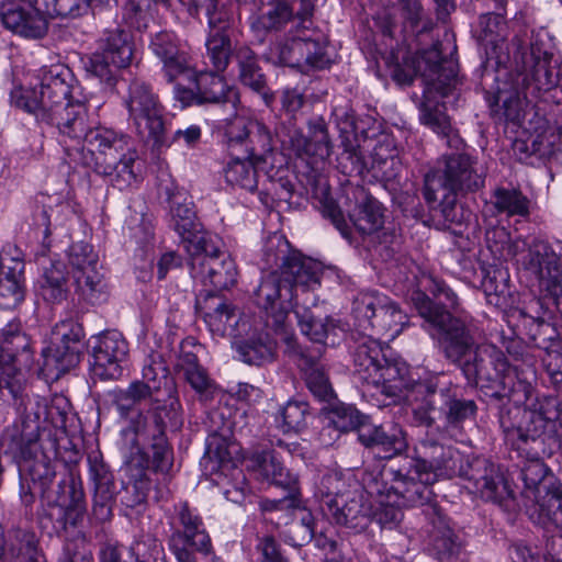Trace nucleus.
I'll return each instance as SVG.
<instances>
[{
  "label": "nucleus",
  "mask_w": 562,
  "mask_h": 562,
  "mask_svg": "<svg viewBox=\"0 0 562 562\" xmlns=\"http://www.w3.org/2000/svg\"><path fill=\"white\" fill-rule=\"evenodd\" d=\"M428 291L440 302L423 293L414 301L445 359L460 368L469 385L497 401H509L517 383L505 353L495 345L475 342L469 316L459 310L457 294L443 281L429 279Z\"/></svg>",
  "instance_id": "1"
},
{
  "label": "nucleus",
  "mask_w": 562,
  "mask_h": 562,
  "mask_svg": "<svg viewBox=\"0 0 562 562\" xmlns=\"http://www.w3.org/2000/svg\"><path fill=\"white\" fill-rule=\"evenodd\" d=\"M426 438L420 442L416 458L401 457L397 463L385 469L382 475L391 477L392 488L409 504H427L432 501L430 485L439 477L460 475L474 483L480 496L503 505L514 497L498 467L485 458L475 457L464 467L462 457L447 441L460 432V424H427Z\"/></svg>",
  "instance_id": "2"
},
{
  "label": "nucleus",
  "mask_w": 562,
  "mask_h": 562,
  "mask_svg": "<svg viewBox=\"0 0 562 562\" xmlns=\"http://www.w3.org/2000/svg\"><path fill=\"white\" fill-rule=\"evenodd\" d=\"M263 260L273 270L261 278L252 299L266 313V326L282 336L284 341L288 336L296 344L288 324L289 314L293 311L301 333L324 348L328 334L335 329L333 319L321 318L305 304L294 303L299 288L311 296L305 288L319 283L318 262L293 249L281 234H273L267 239Z\"/></svg>",
  "instance_id": "3"
},
{
  "label": "nucleus",
  "mask_w": 562,
  "mask_h": 562,
  "mask_svg": "<svg viewBox=\"0 0 562 562\" xmlns=\"http://www.w3.org/2000/svg\"><path fill=\"white\" fill-rule=\"evenodd\" d=\"M36 120L58 131L60 143H75L72 149L65 147L68 157L76 160L82 142L93 160V170L109 178L113 187L123 190L137 179L135 165L137 150L127 135L105 127L91 128L88 124V109L81 101H70L48 112H38Z\"/></svg>",
  "instance_id": "4"
},
{
  "label": "nucleus",
  "mask_w": 562,
  "mask_h": 562,
  "mask_svg": "<svg viewBox=\"0 0 562 562\" xmlns=\"http://www.w3.org/2000/svg\"><path fill=\"white\" fill-rule=\"evenodd\" d=\"M352 339L353 373L359 381L389 397H400L406 391V412L411 411L416 422H435L438 418L432 401L439 387L438 375L414 381L409 385L406 367L390 361L378 339L360 333L353 335Z\"/></svg>",
  "instance_id": "5"
},
{
  "label": "nucleus",
  "mask_w": 562,
  "mask_h": 562,
  "mask_svg": "<svg viewBox=\"0 0 562 562\" xmlns=\"http://www.w3.org/2000/svg\"><path fill=\"white\" fill-rule=\"evenodd\" d=\"M439 46L436 43L415 57L404 59V65L396 64L392 78L400 85H411L416 76L422 77L420 122L446 137L448 146L458 147L461 140L452 131L449 117L439 109V100L452 95L457 89L458 64L452 58H442Z\"/></svg>",
  "instance_id": "6"
},
{
  "label": "nucleus",
  "mask_w": 562,
  "mask_h": 562,
  "mask_svg": "<svg viewBox=\"0 0 562 562\" xmlns=\"http://www.w3.org/2000/svg\"><path fill=\"white\" fill-rule=\"evenodd\" d=\"M12 449L21 454L19 470L43 497L53 499L50 485L56 471L54 460L76 448L66 424H12L4 432Z\"/></svg>",
  "instance_id": "7"
},
{
  "label": "nucleus",
  "mask_w": 562,
  "mask_h": 562,
  "mask_svg": "<svg viewBox=\"0 0 562 562\" xmlns=\"http://www.w3.org/2000/svg\"><path fill=\"white\" fill-rule=\"evenodd\" d=\"M519 473L526 515L536 525L562 530V487L558 479L538 457L527 458Z\"/></svg>",
  "instance_id": "8"
},
{
  "label": "nucleus",
  "mask_w": 562,
  "mask_h": 562,
  "mask_svg": "<svg viewBox=\"0 0 562 562\" xmlns=\"http://www.w3.org/2000/svg\"><path fill=\"white\" fill-rule=\"evenodd\" d=\"M485 170L476 158L464 153L445 155L440 167L425 176L423 195L431 205L439 201L440 191L457 194L479 191L485 186Z\"/></svg>",
  "instance_id": "9"
},
{
  "label": "nucleus",
  "mask_w": 562,
  "mask_h": 562,
  "mask_svg": "<svg viewBox=\"0 0 562 562\" xmlns=\"http://www.w3.org/2000/svg\"><path fill=\"white\" fill-rule=\"evenodd\" d=\"M38 90L14 88L10 93L11 104L32 113L48 112L71 101L74 75L63 64L44 66L38 71Z\"/></svg>",
  "instance_id": "10"
},
{
  "label": "nucleus",
  "mask_w": 562,
  "mask_h": 562,
  "mask_svg": "<svg viewBox=\"0 0 562 562\" xmlns=\"http://www.w3.org/2000/svg\"><path fill=\"white\" fill-rule=\"evenodd\" d=\"M33 363L30 337L22 330L19 321L8 323L0 331V398L5 390L14 395L24 389L26 374Z\"/></svg>",
  "instance_id": "11"
},
{
  "label": "nucleus",
  "mask_w": 562,
  "mask_h": 562,
  "mask_svg": "<svg viewBox=\"0 0 562 562\" xmlns=\"http://www.w3.org/2000/svg\"><path fill=\"white\" fill-rule=\"evenodd\" d=\"M125 104L130 120L143 140L151 143L153 149L158 151L170 145L162 119V105L146 82H131Z\"/></svg>",
  "instance_id": "12"
},
{
  "label": "nucleus",
  "mask_w": 562,
  "mask_h": 562,
  "mask_svg": "<svg viewBox=\"0 0 562 562\" xmlns=\"http://www.w3.org/2000/svg\"><path fill=\"white\" fill-rule=\"evenodd\" d=\"M526 43L525 32L514 33L505 58H509L507 63L517 72V92L526 100H533L542 92L552 90L558 85L559 75L551 65L552 59H527V52L524 50Z\"/></svg>",
  "instance_id": "13"
},
{
  "label": "nucleus",
  "mask_w": 562,
  "mask_h": 562,
  "mask_svg": "<svg viewBox=\"0 0 562 562\" xmlns=\"http://www.w3.org/2000/svg\"><path fill=\"white\" fill-rule=\"evenodd\" d=\"M215 428L210 429L206 439V452L202 458L201 465L206 474H218L225 479L231 476L228 487L231 490H241L246 495L250 492L246 483L245 475L237 468L234 457L239 451V446L234 438L233 424H215Z\"/></svg>",
  "instance_id": "14"
},
{
  "label": "nucleus",
  "mask_w": 562,
  "mask_h": 562,
  "mask_svg": "<svg viewBox=\"0 0 562 562\" xmlns=\"http://www.w3.org/2000/svg\"><path fill=\"white\" fill-rule=\"evenodd\" d=\"M227 121L225 135L231 155L243 154L257 162L262 170L277 162L272 146V135L268 127L258 121H247L237 116L224 119Z\"/></svg>",
  "instance_id": "15"
},
{
  "label": "nucleus",
  "mask_w": 562,
  "mask_h": 562,
  "mask_svg": "<svg viewBox=\"0 0 562 562\" xmlns=\"http://www.w3.org/2000/svg\"><path fill=\"white\" fill-rule=\"evenodd\" d=\"M164 424H131L122 430L126 445L139 454L137 464L167 474L172 467V451L168 446Z\"/></svg>",
  "instance_id": "16"
},
{
  "label": "nucleus",
  "mask_w": 562,
  "mask_h": 562,
  "mask_svg": "<svg viewBox=\"0 0 562 562\" xmlns=\"http://www.w3.org/2000/svg\"><path fill=\"white\" fill-rule=\"evenodd\" d=\"M524 269L537 281L559 307L562 299V244L555 247L546 240L535 239L522 260Z\"/></svg>",
  "instance_id": "17"
},
{
  "label": "nucleus",
  "mask_w": 562,
  "mask_h": 562,
  "mask_svg": "<svg viewBox=\"0 0 562 562\" xmlns=\"http://www.w3.org/2000/svg\"><path fill=\"white\" fill-rule=\"evenodd\" d=\"M198 245L196 251H187L193 277L209 281L216 290L228 289L236 282V267L229 255L222 250V241L212 235Z\"/></svg>",
  "instance_id": "18"
},
{
  "label": "nucleus",
  "mask_w": 562,
  "mask_h": 562,
  "mask_svg": "<svg viewBox=\"0 0 562 562\" xmlns=\"http://www.w3.org/2000/svg\"><path fill=\"white\" fill-rule=\"evenodd\" d=\"M176 510L169 547L178 562H198L196 553L207 554L211 551V539L201 518L190 510L188 504H180Z\"/></svg>",
  "instance_id": "19"
},
{
  "label": "nucleus",
  "mask_w": 562,
  "mask_h": 562,
  "mask_svg": "<svg viewBox=\"0 0 562 562\" xmlns=\"http://www.w3.org/2000/svg\"><path fill=\"white\" fill-rule=\"evenodd\" d=\"M48 14L42 1L3 0L0 19L5 29L25 38L38 40L48 31Z\"/></svg>",
  "instance_id": "20"
},
{
  "label": "nucleus",
  "mask_w": 562,
  "mask_h": 562,
  "mask_svg": "<svg viewBox=\"0 0 562 562\" xmlns=\"http://www.w3.org/2000/svg\"><path fill=\"white\" fill-rule=\"evenodd\" d=\"M142 376V381L154 390L157 402L151 416L168 418L170 422L176 420L181 408L177 396V385L159 355H151L148 358L143 368Z\"/></svg>",
  "instance_id": "21"
},
{
  "label": "nucleus",
  "mask_w": 562,
  "mask_h": 562,
  "mask_svg": "<svg viewBox=\"0 0 562 562\" xmlns=\"http://www.w3.org/2000/svg\"><path fill=\"white\" fill-rule=\"evenodd\" d=\"M356 205L348 211L352 227L362 236L380 245H391L396 238L393 227L384 226L382 204L363 190L358 191Z\"/></svg>",
  "instance_id": "22"
},
{
  "label": "nucleus",
  "mask_w": 562,
  "mask_h": 562,
  "mask_svg": "<svg viewBox=\"0 0 562 562\" xmlns=\"http://www.w3.org/2000/svg\"><path fill=\"white\" fill-rule=\"evenodd\" d=\"M128 347L122 334L108 330L94 338L92 346V372L102 380H114L122 375L121 363L126 359Z\"/></svg>",
  "instance_id": "23"
},
{
  "label": "nucleus",
  "mask_w": 562,
  "mask_h": 562,
  "mask_svg": "<svg viewBox=\"0 0 562 562\" xmlns=\"http://www.w3.org/2000/svg\"><path fill=\"white\" fill-rule=\"evenodd\" d=\"M423 514L427 519L428 550L437 560L445 562L457 559L462 549V542L449 524V519L440 508L431 503Z\"/></svg>",
  "instance_id": "24"
},
{
  "label": "nucleus",
  "mask_w": 562,
  "mask_h": 562,
  "mask_svg": "<svg viewBox=\"0 0 562 562\" xmlns=\"http://www.w3.org/2000/svg\"><path fill=\"white\" fill-rule=\"evenodd\" d=\"M286 352L304 374L308 390L319 400H326L331 394L328 376L321 363L325 348H307L295 344L285 337Z\"/></svg>",
  "instance_id": "25"
},
{
  "label": "nucleus",
  "mask_w": 562,
  "mask_h": 562,
  "mask_svg": "<svg viewBox=\"0 0 562 562\" xmlns=\"http://www.w3.org/2000/svg\"><path fill=\"white\" fill-rule=\"evenodd\" d=\"M257 464L260 473L268 481L288 491V495L283 498L266 501L263 509L279 510L285 509V507H299L301 498L297 476L286 470L271 452L259 453Z\"/></svg>",
  "instance_id": "26"
},
{
  "label": "nucleus",
  "mask_w": 562,
  "mask_h": 562,
  "mask_svg": "<svg viewBox=\"0 0 562 562\" xmlns=\"http://www.w3.org/2000/svg\"><path fill=\"white\" fill-rule=\"evenodd\" d=\"M322 509L335 524L356 532L367 528L370 521V508L352 492L327 495Z\"/></svg>",
  "instance_id": "27"
},
{
  "label": "nucleus",
  "mask_w": 562,
  "mask_h": 562,
  "mask_svg": "<svg viewBox=\"0 0 562 562\" xmlns=\"http://www.w3.org/2000/svg\"><path fill=\"white\" fill-rule=\"evenodd\" d=\"M58 507L59 517L57 521L61 529L66 530L68 526L76 527L82 521L87 504L81 479L69 472L57 485L56 497L53 498Z\"/></svg>",
  "instance_id": "28"
},
{
  "label": "nucleus",
  "mask_w": 562,
  "mask_h": 562,
  "mask_svg": "<svg viewBox=\"0 0 562 562\" xmlns=\"http://www.w3.org/2000/svg\"><path fill=\"white\" fill-rule=\"evenodd\" d=\"M156 404L154 390L144 381H135L117 396L113 407L128 422H165L166 418L151 416Z\"/></svg>",
  "instance_id": "29"
},
{
  "label": "nucleus",
  "mask_w": 562,
  "mask_h": 562,
  "mask_svg": "<svg viewBox=\"0 0 562 562\" xmlns=\"http://www.w3.org/2000/svg\"><path fill=\"white\" fill-rule=\"evenodd\" d=\"M170 215L175 231L180 237V243L186 251H196L198 245L206 243L211 233L203 229L196 220L191 203L181 201V195L171 194L167 189Z\"/></svg>",
  "instance_id": "30"
},
{
  "label": "nucleus",
  "mask_w": 562,
  "mask_h": 562,
  "mask_svg": "<svg viewBox=\"0 0 562 562\" xmlns=\"http://www.w3.org/2000/svg\"><path fill=\"white\" fill-rule=\"evenodd\" d=\"M351 430L358 435L359 441L367 448H379L390 452L385 458L400 456L406 448L407 442L402 429L395 424H351Z\"/></svg>",
  "instance_id": "31"
},
{
  "label": "nucleus",
  "mask_w": 562,
  "mask_h": 562,
  "mask_svg": "<svg viewBox=\"0 0 562 562\" xmlns=\"http://www.w3.org/2000/svg\"><path fill=\"white\" fill-rule=\"evenodd\" d=\"M198 89V104H225L229 109V115L236 113V104L239 100L237 91L231 87L221 72L201 71L195 76Z\"/></svg>",
  "instance_id": "32"
},
{
  "label": "nucleus",
  "mask_w": 562,
  "mask_h": 562,
  "mask_svg": "<svg viewBox=\"0 0 562 562\" xmlns=\"http://www.w3.org/2000/svg\"><path fill=\"white\" fill-rule=\"evenodd\" d=\"M234 57L238 67V80L260 94L266 105H271L274 94L267 85V79L259 65L257 54L247 45L235 47Z\"/></svg>",
  "instance_id": "33"
},
{
  "label": "nucleus",
  "mask_w": 562,
  "mask_h": 562,
  "mask_svg": "<svg viewBox=\"0 0 562 562\" xmlns=\"http://www.w3.org/2000/svg\"><path fill=\"white\" fill-rule=\"evenodd\" d=\"M149 47L162 63V70L168 81H173L189 70L187 54L180 50L173 33L164 31L155 34Z\"/></svg>",
  "instance_id": "34"
},
{
  "label": "nucleus",
  "mask_w": 562,
  "mask_h": 562,
  "mask_svg": "<svg viewBox=\"0 0 562 562\" xmlns=\"http://www.w3.org/2000/svg\"><path fill=\"white\" fill-rule=\"evenodd\" d=\"M507 36V22L499 13H485L480 16L477 38L486 48H491L492 54L499 64H506L509 58L506 57L507 46L505 43Z\"/></svg>",
  "instance_id": "35"
},
{
  "label": "nucleus",
  "mask_w": 562,
  "mask_h": 562,
  "mask_svg": "<svg viewBox=\"0 0 562 562\" xmlns=\"http://www.w3.org/2000/svg\"><path fill=\"white\" fill-rule=\"evenodd\" d=\"M5 555L10 562H44L33 530L12 528L7 535Z\"/></svg>",
  "instance_id": "36"
},
{
  "label": "nucleus",
  "mask_w": 562,
  "mask_h": 562,
  "mask_svg": "<svg viewBox=\"0 0 562 562\" xmlns=\"http://www.w3.org/2000/svg\"><path fill=\"white\" fill-rule=\"evenodd\" d=\"M370 493H376L379 496H383L385 494L386 502L383 499L379 501V506L373 512V520L376 521L382 528H392L396 526L403 518L402 506H428L431 504H409L404 499V497L395 493L392 488V485L389 488L382 490L379 486V483H374L373 486H370Z\"/></svg>",
  "instance_id": "37"
},
{
  "label": "nucleus",
  "mask_w": 562,
  "mask_h": 562,
  "mask_svg": "<svg viewBox=\"0 0 562 562\" xmlns=\"http://www.w3.org/2000/svg\"><path fill=\"white\" fill-rule=\"evenodd\" d=\"M42 374L48 381H57L80 362V349L53 345L43 351Z\"/></svg>",
  "instance_id": "38"
},
{
  "label": "nucleus",
  "mask_w": 562,
  "mask_h": 562,
  "mask_svg": "<svg viewBox=\"0 0 562 562\" xmlns=\"http://www.w3.org/2000/svg\"><path fill=\"white\" fill-rule=\"evenodd\" d=\"M198 308L213 334L224 336L235 318V307L216 295H207L198 302Z\"/></svg>",
  "instance_id": "39"
},
{
  "label": "nucleus",
  "mask_w": 562,
  "mask_h": 562,
  "mask_svg": "<svg viewBox=\"0 0 562 562\" xmlns=\"http://www.w3.org/2000/svg\"><path fill=\"white\" fill-rule=\"evenodd\" d=\"M100 52L115 66L126 68L133 58V44L128 32L115 27L105 30L99 40Z\"/></svg>",
  "instance_id": "40"
},
{
  "label": "nucleus",
  "mask_w": 562,
  "mask_h": 562,
  "mask_svg": "<svg viewBox=\"0 0 562 562\" xmlns=\"http://www.w3.org/2000/svg\"><path fill=\"white\" fill-rule=\"evenodd\" d=\"M13 266H0V307L10 310L18 306L24 300V286L22 284L24 265L12 260Z\"/></svg>",
  "instance_id": "41"
},
{
  "label": "nucleus",
  "mask_w": 562,
  "mask_h": 562,
  "mask_svg": "<svg viewBox=\"0 0 562 562\" xmlns=\"http://www.w3.org/2000/svg\"><path fill=\"white\" fill-rule=\"evenodd\" d=\"M237 351L244 362L261 366L274 360L277 342L269 333L260 331L239 342Z\"/></svg>",
  "instance_id": "42"
},
{
  "label": "nucleus",
  "mask_w": 562,
  "mask_h": 562,
  "mask_svg": "<svg viewBox=\"0 0 562 562\" xmlns=\"http://www.w3.org/2000/svg\"><path fill=\"white\" fill-rule=\"evenodd\" d=\"M40 294L49 303H61L68 295L66 266L61 261H50L43 268L40 280Z\"/></svg>",
  "instance_id": "43"
},
{
  "label": "nucleus",
  "mask_w": 562,
  "mask_h": 562,
  "mask_svg": "<svg viewBox=\"0 0 562 562\" xmlns=\"http://www.w3.org/2000/svg\"><path fill=\"white\" fill-rule=\"evenodd\" d=\"M76 292L91 305H99L108 301L109 288L103 273L95 268H89L74 273Z\"/></svg>",
  "instance_id": "44"
},
{
  "label": "nucleus",
  "mask_w": 562,
  "mask_h": 562,
  "mask_svg": "<svg viewBox=\"0 0 562 562\" xmlns=\"http://www.w3.org/2000/svg\"><path fill=\"white\" fill-rule=\"evenodd\" d=\"M293 23V9L286 0H269L265 10L251 22L255 32H279Z\"/></svg>",
  "instance_id": "45"
},
{
  "label": "nucleus",
  "mask_w": 562,
  "mask_h": 562,
  "mask_svg": "<svg viewBox=\"0 0 562 562\" xmlns=\"http://www.w3.org/2000/svg\"><path fill=\"white\" fill-rule=\"evenodd\" d=\"M234 158L225 168V179L232 187H238L249 192H255L258 187V175L263 172L252 159H248L239 154L233 155Z\"/></svg>",
  "instance_id": "46"
},
{
  "label": "nucleus",
  "mask_w": 562,
  "mask_h": 562,
  "mask_svg": "<svg viewBox=\"0 0 562 562\" xmlns=\"http://www.w3.org/2000/svg\"><path fill=\"white\" fill-rule=\"evenodd\" d=\"M307 33L301 32V27H292L283 40L276 45L278 63L293 68H304V50L306 48Z\"/></svg>",
  "instance_id": "47"
},
{
  "label": "nucleus",
  "mask_w": 562,
  "mask_h": 562,
  "mask_svg": "<svg viewBox=\"0 0 562 562\" xmlns=\"http://www.w3.org/2000/svg\"><path fill=\"white\" fill-rule=\"evenodd\" d=\"M31 407H36V412L29 415L26 412L23 422H68L77 417L72 406L64 395H55L50 402L31 403Z\"/></svg>",
  "instance_id": "48"
},
{
  "label": "nucleus",
  "mask_w": 562,
  "mask_h": 562,
  "mask_svg": "<svg viewBox=\"0 0 562 562\" xmlns=\"http://www.w3.org/2000/svg\"><path fill=\"white\" fill-rule=\"evenodd\" d=\"M401 12L403 18L401 33L405 40L429 33L435 26L419 0H406V3L401 7Z\"/></svg>",
  "instance_id": "49"
},
{
  "label": "nucleus",
  "mask_w": 562,
  "mask_h": 562,
  "mask_svg": "<svg viewBox=\"0 0 562 562\" xmlns=\"http://www.w3.org/2000/svg\"><path fill=\"white\" fill-rule=\"evenodd\" d=\"M406 322V314L394 301L386 296V302L381 304V308L378 310L372 325H369V329L387 334L389 337L394 338L402 331Z\"/></svg>",
  "instance_id": "50"
},
{
  "label": "nucleus",
  "mask_w": 562,
  "mask_h": 562,
  "mask_svg": "<svg viewBox=\"0 0 562 562\" xmlns=\"http://www.w3.org/2000/svg\"><path fill=\"white\" fill-rule=\"evenodd\" d=\"M384 302H386V295L378 291H362L358 293L352 302V313L357 321V326L362 330H368L378 310L381 308V304Z\"/></svg>",
  "instance_id": "51"
},
{
  "label": "nucleus",
  "mask_w": 562,
  "mask_h": 562,
  "mask_svg": "<svg viewBox=\"0 0 562 562\" xmlns=\"http://www.w3.org/2000/svg\"><path fill=\"white\" fill-rule=\"evenodd\" d=\"M493 204L498 213L507 216H528L530 200L518 189L497 188L493 193Z\"/></svg>",
  "instance_id": "52"
},
{
  "label": "nucleus",
  "mask_w": 562,
  "mask_h": 562,
  "mask_svg": "<svg viewBox=\"0 0 562 562\" xmlns=\"http://www.w3.org/2000/svg\"><path fill=\"white\" fill-rule=\"evenodd\" d=\"M293 509L294 518L290 524L285 537L289 543L293 547H303L311 542L315 535L314 529V517L312 513L302 507V501L300 499L299 507H290Z\"/></svg>",
  "instance_id": "53"
},
{
  "label": "nucleus",
  "mask_w": 562,
  "mask_h": 562,
  "mask_svg": "<svg viewBox=\"0 0 562 562\" xmlns=\"http://www.w3.org/2000/svg\"><path fill=\"white\" fill-rule=\"evenodd\" d=\"M505 441L517 451H526L530 442H537L544 435V424H508L503 428Z\"/></svg>",
  "instance_id": "54"
},
{
  "label": "nucleus",
  "mask_w": 562,
  "mask_h": 562,
  "mask_svg": "<svg viewBox=\"0 0 562 562\" xmlns=\"http://www.w3.org/2000/svg\"><path fill=\"white\" fill-rule=\"evenodd\" d=\"M277 136L279 137L284 149H289L296 157L314 156L319 153L314 146L313 142L304 136L302 131L294 127V123L290 126L282 124L277 130Z\"/></svg>",
  "instance_id": "55"
},
{
  "label": "nucleus",
  "mask_w": 562,
  "mask_h": 562,
  "mask_svg": "<svg viewBox=\"0 0 562 562\" xmlns=\"http://www.w3.org/2000/svg\"><path fill=\"white\" fill-rule=\"evenodd\" d=\"M372 169L376 177L385 182L393 181L398 173L400 161L395 149L390 148V144H379L373 150Z\"/></svg>",
  "instance_id": "56"
},
{
  "label": "nucleus",
  "mask_w": 562,
  "mask_h": 562,
  "mask_svg": "<svg viewBox=\"0 0 562 562\" xmlns=\"http://www.w3.org/2000/svg\"><path fill=\"white\" fill-rule=\"evenodd\" d=\"M205 47V57L214 67V70L223 72L227 68L233 53L231 36L207 35Z\"/></svg>",
  "instance_id": "57"
},
{
  "label": "nucleus",
  "mask_w": 562,
  "mask_h": 562,
  "mask_svg": "<svg viewBox=\"0 0 562 562\" xmlns=\"http://www.w3.org/2000/svg\"><path fill=\"white\" fill-rule=\"evenodd\" d=\"M525 32L527 43L524 50L527 52V59H552L553 55L550 52V37L544 29L532 30L529 32L527 27L519 26L515 33Z\"/></svg>",
  "instance_id": "58"
},
{
  "label": "nucleus",
  "mask_w": 562,
  "mask_h": 562,
  "mask_svg": "<svg viewBox=\"0 0 562 562\" xmlns=\"http://www.w3.org/2000/svg\"><path fill=\"white\" fill-rule=\"evenodd\" d=\"M134 562H166L162 544L153 536H142L130 549Z\"/></svg>",
  "instance_id": "59"
},
{
  "label": "nucleus",
  "mask_w": 562,
  "mask_h": 562,
  "mask_svg": "<svg viewBox=\"0 0 562 562\" xmlns=\"http://www.w3.org/2000/svg\"><path fill=\"white\" fill-rule=\"evenodd\" d=\"M68 262L72 268V273L81 272L98 267L99 256L90 244L77 241L69 247Z\"/></svg>",
  "instance_id": "60"
},
{
  "label": "nucleus",
  "mask_w": 562,
  "mask_h": 562,
  "mask_svg": "<svg viewBox=\"0 0 562 562\" xmlns=\"http://www.w3.org/2000/svg\"><path fill=\"white\" fill-rule=\"evenodd\" d=\"M85 336L82 326L74 319L57 323L52 331V344L79 349V342Z\"/></svg>",
  "instance_id": "61"
},
{
  "label": "nucleus",
  "mask_w": 562,
  "mask_h": 562,
  "mask_svg": "<svg viewBox=\"0 0 562 562\" xmlns=\"http://www.w3.org/2000/svg\"><path fill=\"white\" fill-rule=\"evenodd\" d=\"M319 210L322 215L331 222L344 238H351V226L346 221L336 201L329 196L327 190L323 191L322 198L319 199Z\"/></svg>",
  "instance_id": "62"
},
{
  "label": "nucleus",
  "mask_w": 562,
  "mask_h": 562,
  "mask_svg": "<svg viewBox=\"0 0 562 562\" xmlns=\"http://www.w3.org/2000/svg\"><path fill=\"white\" fill-rule=\"evenodd\" d=\"M115 486H95L92 516L99 522L109 521L113 516Z\"/></svg>",
  "instance_id": "63"
},
{
  "label": "nucleus",
  "mask_w": 562,
  "mask_h": 562,
  "mask_svg": "<svg viewBox=\"0 0 562 562\" xmlns=\"http://www.w3.org/2000/svg\"><path fill=\"white\" fill-rule=\"evenodd\" d=\"M123 67L121 66H115L101 52L92 54L86 63V69L88 72L111 87L114 86L116 81V74Z\"/></svg>",
  "instance_id": "64"
}]
</instances>
